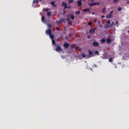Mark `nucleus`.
I'll return each mask as SVG.
<instances>
[{
  "mask_svg": "<svg viewBox=\"0 0 129 129\" xmlns=\"http://www.w3.org/2000/svg\"><path fill=\"white\" fill-rule=\"evenodd\" d=\"M35 3H36V4H38L39 1L38 0H36V1L34 0L33 2V6H34V5H35Z\"/></svg>",
  "mask_w": 129,
  "mask_h": 129,
  "instance_id": "nucleus-14",
  "label": "nucleus"
},
{
  "mask_svg": "<svg viewBox=\"0 0 129 129\" xmlns=\"http://www.w3.org/2000/svg\"><path fill=\"white\" fill-rule=\"evenodd\" d=\"M118 1H119V0H114L113 3L114 4H116V3H117V2H118Z\"/></svg>",
  "mask_w": 129,
  "mask_h": 129,
  "instance_id": "nucleus-22",
  "label": "nucleus"
},
{
  "mask_svg": "<svg viewBox=\"0 0 129 129\" xmlns=\"http://www.w3.org/2000/svg\"><path fill=\"white\" fill-rule=\"evenodd\" d=\"M95 67H96V65H94Z\"/></svg>",
  "mask_w": 129,
  "mask_h": 129,
  "instance_id": "nucleus-49",
  "label": "nucleus"
},
{
  "mask_svg": "<svg viewBox=\"0 0 129 129\" xmlns=\"http://www.w3.org/2000/svg\"><path fill=\"white\" fill-rule=\"evenodd\" d=\"M51 5L52 7H56V5H55V2H51Z\"/></svg>",
  "mask_w": 129,
  "mask_h": 129,
  "instance_id": "nucleus-15",
  "label": "nucleus"
},
{
  "mask_svg": "<svg viewBox=\"0 0 129 129\" xmlns=\"http://www.w3.org/2000/svg\"><path fill=\"white\" fill-rule=\"evenodd\" d=\"M76 15H79V14H80V11H77L76 12Z\"/></svg>",
  "mask_w": 129,
  "mask_h": 129,
  "instance_id": "nucleus-28",
  "label": "nucleus"
},
{
  "mask_svg": "<svg viewBox=\"0 0 129 129\" xmlns=\"http://www.w3.org/2000/svg\"><path fill=\"white\" fill-rule=\"evenodd\" d=\"M106 24H107V25H110V20H108Z\"/></svg>",
  "mask_w": 129,
  "mask_h": 129,
  "instance_id": "nucleus-23",
  "label": "nucleus"
},
{
  "mask_svg": "<svg viewBox=\"0 0 129 129\" xmlns=\"http://www.w3.org/2000/svg\"><path fill=\"white\" fill-rule=\"evenodd\" d=\"M89 55H91V54H92V51L89 50Z\"/></svg>",
  "mask_w": 129,
  "mask_h": 129,
  "instance_id": "nucleus-30",
  "label": "nucleus"
},
{
  "mask_svg": "<svg viewBox=\"0 0 129 129\" xmlns=\"http://www.w3.org/2000/svg\"><path fill=\"white\" fill-rule=\"evenodd\" d=\"M57 23H62V20H60V21L57 22Z\"/></svg>",
  "mask_w": 129,
  "mask_h": 129,
  "instance_id": "nucleus-40",
  "label": "nucleus"
},
{
  "mask_svg": "<svg viewBox=\"0 0 129 129\" xmlns=\"http://www.w3.org/2000/svg\"><path fill=\"white\" fill-rule=\"evenodd\" d=\"M117 27H118V25H117Z\"/></svg>",
  "mask_w": 129,
  "mask_h": 129,
  "instance_id": "nucleus-50",
  "label": "nucleus"
},
{
  "mask_svg": "<svg viewBox=\"0 0 129 129\" xmlns=\"http://www.w3.org/2000/svg\"><path fill=\"white\" fill-rule=\"evenodd\" d=\"M115 24L116 25H118V21H116Z\"/></svg>",
  "mask_w": 129,
  "mask_h": 129,
  "instance_id": "nucleus-36",
  "label": "nucleus"
},
{
  "mask_svg": "<svg viewBox=\"0 0 129 129\" xmlns=\"http://www.w3.org/2000/svg\"><path fill=\"white\" fill-rule=\"evenodd\" d=\"M94 22H95V23H96V22H97V20L96 19H94Z\"/></svg>",
  "mask_w": 129,
  "mask_h": 129,
  "instance_id": "nucleus-38",
  "label": "nucleus"
},
{
  "mask_svg": "<svg viewBox=\"0 0 129 129\" xmlns=\"http://www.w3.org/2000/svg\"><path fill=\"white\" fill-rule=\"evenodd\" d=\"M56 51L57 52H59V51H61V47L57 46L56 49Z\"/></svg>",
  "mask_w": 129,
  "mask_h": 129,
  "instance_id": "nucleus-9",
  "label": "nucleus"
},
{
  "mask_svg": "<svg viewBox=\"0 0 129 129\" xmlns=\"http://www.w3.org/2000/svg\"><path fill=\"white\" fill-rule=\"evenodd\" d=\"M68 24L69 25H71V24H72V21H69Z\"/></svg>",
  "mask_w": 129,
  "mask_h": 129,
  "instance_id": "nucleus-29",
  "label": "nucleus"
},
{
  "mask_svg": "<svg viewBox=\"0 0 129 129\" xmlns=\"http://www.w3.org/2000/svg\"><path fill=\"white\" fill-rule=\"evenodd\" d=\"M112 14H113V11H111L110 14L107 15L106 18L107 19H110L112 18Z\"/></svg>",
  "mask_w": 129,
  "mask_h": 129,
  "instance_id": "nucleus-3",
  "label": "nucleus"
},
{
  "mask_svg": "<svg viewBox=\"0 0 129 129\" xmlns=\"http://www.w3.org/2000/svg\"><path fill=\"white\" fill-rule=\"evenodd\" d=\"M63 13L65 14V13H66V12H65V10H63Z\"/></svg>",
  "mask_w": 129,
  "mask_h": 129,
  "instance_id": "nucleus-45",
  "label": "nucleus"
},
{
  "mask_svg": "<svg viewBox=\"0 0 129 129\" xmlns=\"http://www.w3.org/2000/svg\"><path fill=\"white\" fill-rule=\"evenodd\" d=\"M43 11L46 12L48 17H50V16H51V12H49V9H43Z\"/></svg>",
  "mask_w": 129,
  "mask_h": 129,
  "instance_id": "nucleus-2",
  "label": "nucleus"
},
{
  "mask_svg": "<svg viewBox=\"0 0 129 129\" xmlns=\"http://www.w3.org/2000/svg\"><path fill=\"white\" fill-rule=\"evenodd\" d=\"M62 6V7H64V9H67V4H66V3L63 2Z\"/></svg>",
  "mask_w": 129,
  "mask_h": 129,
  "instance_id": "nucleus-8",
  "label": "nucleus"
},
{
  "mask_svg": "<svg viewBox=\"0 0 129 129\" xmlns=\"http://www.w3.org/2000/svg\"><path fill=\"white\" fill-rule=\"evenodd\" d=\"M112 60H113V58H110L109 59V62H112Z\"/></svg>",
  "mask_w": 129,
  "mask_h": 129,
  "instance_id": "nucleus-24",
  "label": "nucleus"
},
{
  "mask_svg": "<svg viewBox=\"0 0 129 129\" xmlns=\"http://www.w3.org/2000/svg\"><path fill=\"white\" fill-rule=\"evenodd\" d=\"M67 21H68V22L70 21V18H68Z\"/></svg>",
  "mask_w": 129,
  "mask_h": 129,
  "instance_id": "nucleus-39",
  "label": "nucleus"
},
{
  "mask_svg": "<svg viewBox=\"0 0 129 129\" xmlns=\"http://www.w3.org/2000/svg\"><path fill=\"white\" fill-rule=\"evenodd\" d=\"M88 25H89V26H91V25H92V23H91V22H89V23H88Z\"/></svg>",
  "mask_w": 129,
  "mask_h": 129,
  "instance_id": "nucleus-31",
  "label": "nucleus"
},
{
  "mask_svg": "<svg viewBox=\"0 0 129 129\" xmlns=\"http://www.w3.org/2000/svg\"><path fill=\"white\" fill-rule=\"evenodd\" d=\"M128 33H129V30L128 31Z\"/></svg>",
  "mask_w": 129,
  "mask_h": 129,
  "instance_id": "nucleus-51",
  "label": "nucleus"
},
{
  "mask_svg": "<svg viewBox=\"0 0 129 129\" xmlns=\"http://www.w3.org/2000/svg\"><path fill=\"white\" fill-rule=\"evenodd\" d=\"M112 41H113L112 39H108L107 40L106 43H107V44H110Z\"/></svg>",
  "mask_w": 129,
  "mask_h": 129,
  "instance_id": "nucleus-7",
  "label": "nucleus"
},
{
  "mask_svg": "<svg viewBox=\"0 0 129 129\" xmlns=\"http://www.w3.org/2000/svg\"><path fill=\"white\" fill-rule=\"evenodd\" d=\"M87 38H88V39L90 38V36H87Z\"/></svg>",
  "mask_w": 129,
  "mask_h": 129,
  "instance_id": "nucleus-41",
  "label": "nucleus"
},
{
  "mask_svg": "<svg viewBox=\"0 0 129 129\" xmlns=\"http://www.w3.org/2000/svg\"><path fill=\"white\" fill-rule=\"evenodd\" d=\"M91 2L92 3H93V2H94V0H92Z\"/></svg>",
  "mask_w": 129,
  "mask_h": 129,
  "instance_id": "nucleus-44",
  "label": "nucleus"
},
{
  "mask_svg": "<svg viewBox=\"0 0 129 129\" xmlns=\"http://www.w3.org/2000/svg\"><path fill=\"white\" fill-rule=\"evenodd\" d=\"M45 20H46V18L44 17V16H42L41 21L43 22V23H45Z\"/></svg>",
  "mask_w": 129,
  "mask_h": 129,
  "instance_id": "nucleus-11",
  "label": "nucleus"
},
{
  "mask_svg": "<svg viewBox=\"0 0 129 129\" xmlns=\"http://www.w3.org/2000/svg\"><path fill=\"white\" fill-rule=\"evenodd\" d=\"M81 50H82V49H81V48H79V50L81 51Z\"/></svg>",
  "mask_w": 129,
  "mask_h": 129,
  "instance_id": "nucleus-42",
  "label": "nucleus"
},
{
  "mask_svg": "<svg viewBox=\"0 0 129 129\" xmlns=\"http://www.w3.org/2000/svg\"><path fill=\"white\" fill-rule=\"evenodd\" d=\"M64 29H66V27H64Z\"/></svg>",
  "mask_w": 129,
  "mask_h": 129,
  "instance_id": "nucleus-52",
  "label": "nucleus"
},
{
  "mask_svg": "<svg viewBox=\"0 0 129 129\" xmlns=\"http://www.w3.org/2000/svg\"><path fill=\"white\" fill-rule=\"evenodd\" d=\"M104 18H105V16H104V15L101 16L102 19H104Z\"/></svg>",
  "mask_w": 129,
  "mask_h": 129,
  "instance_id": "nucleus-35",
  "label": "nucleus"
},
{
  "mask_svg": "<svg viewBox=\"0 0 129 129\" xmlns=\"http://www.w3.org/2000/svg\"><path fill=\"white\" fill-rule=\"evenodd\" d=\"M121 10H122V9L120 7L118 8V11H119V12H121Z\"/></svg>",
  "mask_w": 129,
  "mask_h": 129,
  "instance_id": "nucleus-26",
  "label": "nucleus"
},
{
  "mask_svg": "<svg viewBox=\"0 0 129 129\" xmlns=\"http://www.w3.org/2000/svg\"><path fill=\"white\" fill-rule=\"evenodd\" d=\"M102 12L103 14H106V9L105 8L103 9Z\"/></svg>",
  "mask_w": 129,
  "mask_h": 129,
  "instance_id": "nucleus-17",
  "label": "nucleus"
},
{
  "mask_svg": "<svg viewBox=\"0 0 129 129\" xmlns=\"http://www.w3.org/2000/svg\"><path fill=\"white\" fill-rule=\"evenodd\" d=\"M106 41V38H103L101 40V42L105 43Z\"/></svg>",
  "mask_w": 129,
  "mask_h": 129,
  "instance_id": "nucleus-12",
  "label": "nucleus"
},
{
  "mask_svg": "<svg viewBox=\"0 0 129 129\" xmlns=\"http://www.w3.org/2000/svg\"><path fill=\"white\" fill-rule=\"evenodd\" d=\"M71 19H72V20H74V16L73 15H71Z\"/></svg>",
  "mask_w": 129,
  "mask_h": 129,
  "instance_id": "nucleus-25",
  "label": "nucleus"
},
{
  "mask_svg": "<svg viewBox=\"0 0 129 129\" xmlns=\"http://www.w3.org/2000/svg\"><path fill=\"white\" fill-rule=\"evenodd\" d=\"M114 25H115L114 23L112 22V23H111V26H114Z\"/></svg>",
  "mask_w": 129,
  "mask_h": 129,
  "instance_id": "nucleus-34",
  "label": "nucleus"
},
{
  "mask_svg": "<svg viewBox=\"0 0 129 129\" xmlns=\"http://www.w3.org/2000/svg\"><path fill=\"white\" fill-rule=\"evenodd\" d=\"M63 46L65 49H66V48H68V47H69V43H64Z\"/></svg>",
  "mask_w": 129,
  "mask_h": 129,
  "instance_id": "nucleus-10",
  "label": "nucleus"
},
{
  "mask_svg": "<svg viewBox=\"0 0 129 129\" xmlns=\"http://www.w3.org/2000/svg\"><path fill=\"white\" fill-rule=\"evenodd\" d=\"M104 27L105 29H108V28H111V25L110 24H106Z\"/></svg>",
  "mask_w": 129,
  "mask_h": 129,
  "instance_id": "nucleus-5",
  "label": "nucleus"
},
{
  "mask_svg": "<svg viewBox=\"0 0 129 129\" xmlns=\"http://www.w3.org/2000/svg\"><path fill=\"white\" fill-rule=\"evenodd\" d=\"M98 45H99L98 42H95V41L93 42V46H98Z\"/></svg>",
  "mask_w": 129,
  "mask_h": 129,
  "instance_id": "nucleus-13",
  "label": "nucleus"
},
{
  "mask_svg": "<svg viewBox=\"0 0 129 129\" xmlns=\"http://www.w3.org/2000/svg\"><path fill=\"white\" fill-rule=\"evenodd\" d=\"M82 0H79L77 2L78 6H79V7L81 6V5H82Z\"/></svg>",
  "mask_w": 129,
  "mask_h": 129,
  "instance_id": "nucleus-6",
  "label": "nucleus"
},
{
  "mask_svg": "<svg viewBox=\"0 0 129 129\" xmlns=\"http://www.w3.org/2000/svg\"><path fill=\"white\" fill-rule=\"evenodd\" d=\"M79 47H76V50H79Z\"/></svg>",
  "mask_w": 129,
  "mask_h": 129,
  "instance_id": "nucleus-37",
  "label": "nucleus"
},
{
  "mask_svg": "<svg viewBox=\"0 0 129 129\" xmlns=\"http://www.w3.org/2000/svg\"><path fill=\"white\" fill-rule=\"evenodd\" d=\"M94 6H99V4L98 3H93Z\"/></svg>",
  "mask_w": 129,
  "mask_h": 129,
  "instance_id": "nucleus-19",
  "label": "nucleus"
},
{
  "mask_svg": "<svg viewBox=\"0 0 129 129\" xmlns=\"http://www.w3.org/2000/svg\"><path fill=\"white\" fill-rule=\"evenodd\" d=\"M92 15H94V12H93V13H92Z\"/></svg>",
  "mask_w": 129,
  "mask_h": 129,
  "instance_id": "nucleus-46",
  "label": "nucleus"
},
{
  "mask_svg": "<svg viewBox=\"0 0 129 129\" xmlns=\"http://www.w3.org/2000/svg\"><path fill=\"white\" fill-rule=\"evenodd\" d=\"M61 20V22H62L63 23L66 22V19L65 18L62 19Z\"/></svg>",
  "mask_w": 129,
  "mask_h": 129,
  "instance_id": "nucleus-18",
  "label": "nucleus"
},
{
  "mask_svg": "<svg viewBox=\"0 0 129 129\" xmlns=\"http://www.w3.org/2000/svg\"><path fill=\"white\" fill-rule=\"evenodd\" d=\"M96 30H97V28H95L94 29H92L91 30H90V34H92L93 33H95V31H96Z\"/></svg>",
  "mask_w": 129,
  "mask_h": 129,
  "instance_id": "nucleus-4",
  "label": "nucleus"
},
{
  "mask_svg": "<svg viewBox=\"0 0 129 129\" xmlns=\"http://www.w3.org/2000/svg\"><path fill=\"white\" fill-rule=\"evenodd\" d=\"M42 0H39V2H41Z\"/></svg>",
  "mask_w": 129,
  "mask_h": 129,
  "instance_id": "nucleus-48",
  "label": "nucleus"
},
{
  "mask_svg": "<svg viewBox=\"0 0 129 129\" xmlns=\"http://www.w3.org/2000/svg\"><path fill=\"white\" fill-rule=\"evenodd\" d=\"M56 31H60V29H59V27H56Z\"/></svg>",
  "mask_w": 129,
  "mask_h": 129,
  "instance_id": "nucleus-32",
  "label": "nucleus"
},
{
  "mask_svg": "<svg viewBox=\"0 0 129 129\" xmlns=\"http://www.w3.org/2000/svg\"><path fill=\"white\" fill-rule=\"evenodd\" d=\"M89 7H93V6H94V4H93V3H89Z\"/></svg>",
  "mask_w": 129,
  "mask_h": 129,
  "instance_id": "nucleus-20",
  "label": "nucleus"
},
{
  "mask_svg": "<svg viewBox=\"0 0 129 129\" xmlns=\"http://www.w3.org/2000/svg\"><path fill=\"white\" fill-rule=\"evenodd\" d=\"M127 3L129 4V0H127Z\"/></svg>",
  "mask_w": 129,
  "mask_h": 129,
  "instance_id": "nucleus-43",
  "label": "nucleus"
},
{
  "mask_svg": "<svg viewBox=\"0 0 129 129\" xmlns=\"http://www.w3.org/2000/svg\"><path fill=\"white\" fill-rule=\"evenodd\" d=\"M69 36H70V37H71L72 35H71V34H69Z\"/></svg>",
  "mask_w": 129,
  "mask_h": 129,
  "instance_id": "nucleus-47",
  "label": "nucleus"
},
{
  "mask_svg": "<svg viewBox=\"0 0 129 129\" xmlns=\"http://www.w3.org/2000/svg\"><path fill=\"white\" fill-rule=\"evenodd\" d=\"M69 4H72L73 3V0H68Z\"/></svg>",
  "mask_w": 129,
  "mask_h": 129,
  "instance_id": "nucleus-21",
  "label": "nucleus"
},
{
  "mask_svg": "<svg viewBox=\"0 0 129 129\" xmlns=\"http://www.w3.org/2000/svg\"><path fill=\"white\" fill-rule=\"evenodd\" d=\"M82 57H83L84 58H85V57H86V55H85V54L83 53L82 55Z\"/></svg>",
  "mask_w": 129,
  "mask_h": 129,
  "instance_id": "nucleus-27",
  "label": "nucleus"
},
{
  "mask_svg": "<svg viewBox=\"0 0 129 129\" xmlns=\"http://www.w3.org/2000/svg\"><path fill=\"white\" fill-rule=\"evenodd\" d=\"M90 11V9L87 8V9L83 10V12H89Z\"/></svg>",
  "mask_w": 129,
  "mask_h": 129,
  "instance_id": "nucleus-16",
  "label": "nucleus"
},
{
  "mask_svg": "<svg viewBox=\"0 0 129 129\" xmlns=\"http://www.w3.org/2000/svg\"><path fill=\"white\" fill-rule=\"evenodd\" d=\"M99 53V52L98 51H95V54H97V55H98Z\"/></svg>",
  "mask_w": 129,
  "mask_h": 129,
  "instance_id": "nucleus-33",
  "label": "nucleus"
},
{
  "mask_svg": "<svg viewBox=\"0 0 129 129\" xmlns=\"http://www.w3.org/2000/svg\"><path fill=\"white\" fill-rule=\"evenodd\" d=\"M47 26H48V29L45 31V33L46 35H48L50 39H51L52 44H54V45H56V43L54 40V35H52V31H51V28H52V25L50 24H47Z\"/></svg>",
  "mask_w": 129,
  "mask_h": 129,
  "instance_id": "nucleus-1",
  "label": "nucleus"
}]
</instances>
